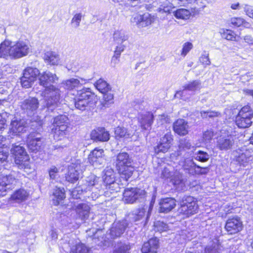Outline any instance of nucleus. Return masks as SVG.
<instances>
[{"instance_id":"1","label":"nucleus","mask_w":253,"mask_h":253,"mask_svg":"<svg viewBox=\"0 0 253 253\" xmlns=\"http://www.w3.org/2000/svg\"><path fill=\"white\" fill-rule=\"evenodd\" d=\"M30 50V45L27 41L5 40L0 45V57L6 59H19L27 55Z\"/></svg>"},{"instance_id":"2","label":"nucleus","mask_w":253,"mask_h":253,"mask_svg":"<svg viewBox=\"0 0 253 253\" xmlns=\"http://www.w3.org/2000/svg\"><path fill=\"white\" fill-rule=\"evenodd\" d=\"M97 100V96L91 92L89 88H83L80 90H78L77 98L75 101V106L79 110H84L88 107L95 106Z\"/></svg>"},{"instance_id":"3","label":"nucleus","mask_w":253,"mask_h":253,"mask_svg":"<svg viewBox=\"0 0 253 253\" xmlns=\"http://www.w3.org/2000/svg\"><path fill=\"white\" fill-rule=\"evenodd\" d=\"M116 166L122 177L127 180L134 170L132 166V160L126 152L120 153L117 156Z\"/></svg>"},{"instance_id":"4","label":"nucleus","mask_w":253,"mask_h":253,"mask_svg":"<svg viewBox=\"0 0 253 253\" xmlns=\"http://www.w3.org/2000/svg\"><path fill=\"white\" fill-rule=\"evenodd\" d=\"M11 153L14 156L15 164L20 169H30L29 157L25 148L20 145H14L11 149Z\"/></svg>"},{"instance_id":"5","label":"nucleus","mask_w":253,"mask_h":253,"mask_svg":"<svg viewBox=\"0 0 253 253\" xmlns=\"http://www.w3.org/2000/svg\"><path fill=\"white\" fill-rule=\"evenodd\" d=\"M198 211V205L196 200L191 196L184 197L181 202L178 212L187 217L196 213Z\"/></svg>"},{"instance_id":"6","label":"nucleus","mask_w":253,"mask_h":253,"mask_svg":"<svg viewBox=\"0 0 253 253\" xmlns=\"http://www.w3.org/2000/svg\"><path fill=\"white\" fill-rule=\"evenodd\" d=\"M60 91L54 85L44 89V96L46 107L51 111L60 104Z\"/></svg>"},{"instance_id":"7","label":"nucleus","mask_w":253,"mask_h":253,"mask_svg":"<svg viewBox=\"0 0 253 253\" xmlns=\"http://www.w3.org/2000/svg\"><path fill=\"white\" fill-rule=\"evenodd\" d=\"M146 192L137 188H127L123 193V201L126 204H133L144 199Z\"/></svg>"},{"instance_id":"8","label":"nucleus","mask_w":253,"mask_h":253,"mask_svg":"<svg viewBox=\"0 0 253 253\" xmlns=\"http://www.w3.org/2000/svg\"><path fill=\"white\" fill-rule=\"evenodd\" d=\"M253 117V111L250 106L243 107L236 118V124L240 128H247L252 123L251 119Z\"/></svg>"},{"instance_id":"9","label":"nucleus","mask_w":253,"mask_h":253,"mask_svg":"<svg viewBox=\"0 0 253 253\" xmlns=\"http://www.w3.org/2000/svg\"><path fill=\"white\" fill-rule=\"evenodd\" d=\"M39 72V70L36 68H26L23 71V76L20 79L22 86L25 88L30 87L36 80Z\"/></svg>"},{"instance_id":"10","label":"nucleus","mask_w":253,"mask_h":253,"mask_svg":"<svg viewBox=\"0 0 253 253\" xmlns=\"http://www.w3.org/2000/svg\"><path fill=\"white\" fill-rule=\"evenodd\" d=\"M17 182V180L12 174H0V197L6 194L7 191L12 189Z\"/></svg>"},{"instance_id":"11","label":"nucleus","mask_w":253,"mask_h":253,"mask_svg":"<svg viewBox=\"0 0 253 253\" xmlns=\"http://www.w3.org/2000/svg\"><path fill=\"white\" fill-rule=\"evenodd\" d=\"M62 249L70 253H90V250L79 241L71 240L62 245Z\"/></svg>"},{"instance_id":"12","label":"nucleus","mask_w":253,"mask_h":253,"mask_svg":"<svg viewBox=\"0 0 253 253\" xmlns=\"http://www.w3.org/2000/svg\"><path fill=\"white\" fill-rule=\"evenodd\" d=\"M38 80L40 85L42 86L45 89L50 85H53L51 84L57 82L58 77L55 74L46 71L41 73L39 72Z\"/></svg>"},{"instance_id":"13","label":"nucleus","mask_w":253,"mask_h":253,"mask_svg":"<svg viewBox=\"0 0 253 253\" xmlns=\"http://www.w3.org/2000/svg\"><path fill=\"white\" fill-rule=\"evenodd\" d=\"M156 19L154 15H152L148 13H145L142 15L137 14L133 17L131 21L135 23L138 27L143 28L151 25Z\"/></svg>"},{"instance_id":"14","label":"nucleus","mask_w":253,"mask_h":253,"mask_svg":"<svg viewBox=\"0 0 253 253\" xmlns=\"http://www.w3.org/2000/svg\"><path fill=\"white\" fill-rule=\"evenodd\" d=\"M225 228L229 234H234L241 231L243 229L241 218L237 216L229 218L226 222Z\"/></svg>"},{"instance_id":"15","label":"nucleus","mask_w":253,"mask_h":253,"mask_svg":"<svg viewBox=\"0 0 253 253\" xmlns=\"http://www.w3.org/2000/svg\"><path fill=\"white\" fill-rule=\"evenodd\" d=\"M27 146L33 152L40 150L42 145V140L39 133L31 132L27 137Z\"/></svg>"},{"instance_id":"16","label":"nucleus","mask_w":253,"mask_h":253,"mask_svg":"<svg viewBox=\"0 0 253 253\" xmlns=\"http://www.w3.org/2000/svg\"><path fill=\"white\" fill-rule=\"evenodd\" d=\"M138 123L143 130H149L154 121V115L151 112H146L139 113L137 116Z\"/></svg>"},{"instance_id":"17","label":"nucleus","mask_w":253,"mask_h":253,"mask_svg":"<svg viewBox=\"0 0 253 253\" xmlns=\"http://www.w3.org/2000/svg\"><path fill=\"white\" fill-rule=\"evenodd\" d=\"M127 223L126 220L114 222L112 225L108 235H110L111 239L120 237L124 232Z\"/></svg>"},{"instance_id":"18","label":"nucleus","mask_w":253,"mask_h":253,"mask_svg":"<svg viewBox=\"0 0 253 253\" xmlns=\"http://www.w3.org/2000/svg\"><path fill=\"white\" fill-rule=\"evenodd\" d=\"M201 87V83L200 81H193L185 84L182 90L177 91L175 95L176 97H181L182 99L186 100L184 96L187 91H192L194 94L196 91H199Z\"/></svg>"},{"instance_id":"19","label":"nucleus","mask_w":253,"mask_h":253,"mask_svg":"<svg viewBox=\"0 0 253 253\" xmlns=\"http://www.w3.org/2000/svg\"><path fill=\"white\" fill-rule=\"evenodd\" d=\"M38 107L39 101L35 97H29L24 100L21 105V109L28 115L34 114Z\"/></svg>"},{"instance_id":"20","label":"nucleus","mask_w":253,"mask_h":253,"mask_svg":"<svg viewBox=\"0 0 253 253\" xmlns=\"http://www.w3.org/2000/svg\"><path fill=\"white\" fill-rule=\"evenodd\" d=\"M27 123L24 120L14 119L11 121L9 132L14 135H19L25 132L27 129Z\"/></svg>"},{"instance_id":"21","label":"nucleus","mask_w":253,"mask_h":253,"mask_svg":"<svg viewBox=\"0 0 253 253\" xmlns=\"http://www.w3.org/2000/svg\"><path fill=\"white\" fill-rule=\"evenodd\" d=\"M103 156V149L96 148L89 155L88 161L92 166L98 167L103 163L104 161Z\"/></svg>"},{"instance_id":"22","label":"nucleus","mask_w":253,"mask_h":253,"mask_svg":"<svg viewBox=\"0 0 253 253\" xmlns=\"http://www.w3.org/2000/svg\"><path fill=\"white\" fill-rule=\"evenodd\" d=\"M90 137L94 141L105 142L109 140L110 134L104 127H98L91 131Z\"/></svg>"},{"instance_id":"23","label":"nucleus","mask_w":253,"mask_h":253,"mask_svg":"<svg viewBox=\"0 0 253 253\" xmlns=\"http://www.w3.org/2000/svg\"><path fill=\"white\" fill-rule=\"evenodd\" d=\"M80 165L71 164L68 167V171L66 175V180L71 183L77 181L82 174Z\"/></svg>"},{"instance_id":"24","label":"nucleus","mask_w":253,"mask_h":253,"mask_svg":"<svg viewBox=\"0 0 253 253\" xmlns=\"http://www.w3.org/2000/svg\"><path fill=\"white\" fill-rule=\"evenodd\" d=\"M235 160L240 165L245 167L252 161V157L250 152L246 150H238L235 152Z\"/></svg>"},{"instance_id":"25","label":"nucleus","mask_w":253,"mask_h":253,"mask_svg":"<svg viewBox=\"0 0 253 253\" xmlns=\"http://www.w3.org/2000/svg\"><path fill=\"white\" fill-rule=\"evenodd\" d=\"M77 215L82 220L85 221L88 219L90 211V207L86 203H80L75 207Z\"/></svg>"},{"instance_id":"26","label":"nucleus","mask_w":253,"mask_h":253,"mask_svg":"<svg viewBox=\"0 0 253 253\" xmlns=\"http://www.w3.org/2000/svg\"><path fill=\"white\" fill-rule=\"evenodd\" d=\"M159 247V240L157 238H153L144 243L141 251L142 253H157Z\"/></svg>"},{"instance_id":"27","label":"nucleus","mask_w":253,"mask_h":253,"mask_svg":"<svg viewBox=\"0 0 253 253\" xmlns=\"http://www.w3.org/2000/svg\"><path fill=\"white\" fill-rule=\"evenodd\" d=\"M85 83L86 80L82 78H80V80L78 79L71 78L63 81L62 83V85L66 89L73 90L74 89H78Z\"/></svg>"},{"instance_id":"28","label":"nucleus","mask_w":253,"mask_h":253,"mask_svg":"<svg viewBox=\"0 0 253 253\" xmlns=\"http://www.w3.org/2000/svg\"><path fill=\"white\" fill-rule=\"evenodd\" d=\"M234 140L231 136H220L217 138L216 147L220 150H227L232 148Z\"/></svg>"},{"instance_id":"29","label":"nucleus","mask_w":253,"mask_h":253,"mask_svg":"<svg viewBox=\"0 0 253 253\" xmlns=\"http://www.w3.org/2000/svg\"><path fill=\"white\" fill-rule=\"evenodd\" d=\"M159 205L161 212L168 213L175 207V200L171 198L163 199L160 201Z\"/></svg>"},{"instance_id":"30","label":"nucleus","mask_w":253,"mask_h":253,"mask_svg":"<svg viewBox=\"0 0 253 253\" xmlns=\"http://www.w3.org/2000/svg\"><path fill=\"white\" fill-rule=\"evenodd\" d=\"M99 177L94 175H90L87 177L85 182L82 186V190L87 192L88 191H92L94 187L98 189V182Z\"/></svg>"},{"instance_id":"31","label":"nucleus","mask_w":253,"mask_h":253,"mask_svg":"<svg viewBox=\"0 0 253 253\" xmlns=\"http://www.w3.org/2000/svg\"><path fill=\"white\" fill-rule=\"evenodd\" d=\"M173 130L180 135H185L188 132V125L187 123L183 119L177 120L174 123Z\"/></svg>"},{"instance_id":"32","label":"nucleus","mask_w":253,"mask_h":253,"mask_svg":"<svg viewBox=\"0 0 253 253\" xmlns=\"http://www.w3.org/2000/svg\"><path fill=\"white\" fill-rule=\"evenodd\" d=\"M69 127L68 124H64L56 127H53L52 131L54 133V138L55 140H59L66 137L69 134Z\"/></svg>"},{"instance_id":"33","label":"nucleus","mask_w":253,"mask_h":253,"mask_svg":"<svg viewBox=\"0 0 253 253\" xmlns=\"http://www.w3.org/2000/svg\"><path fill=\"white\" fill-rule=\"evenodd\" d=\"M204 253H229L228 250H223L218 240H215L211 245L208 246Z\"/></svg>"},{"instance_id":"34","label":"nucleus","mask_w":253,"mask_h":253,"mask_svg":"<svg viewBox=\"0 0 253 253\" xmlns=\"http://www.w3.org/2000/svg\"><path fill=\"white\" fill-rule=\"evenodd\" d=\"M134 134V131L128 130L124 127L118 126L115 129V137L117 139H126L131 137Z\"/></svg>"},{"instance_id":"35","label":"nucleus","mask_w":253,"mask_h":253,"mask_svg":"<svg viewBox=\"0 0 253 253\" xmlns=\"http://www.w3.org/2000/svg\"><path fill=\"white\" fill-rule=\"evenodd\" d=\"M29 194L25 190L20 189L16 190L11 196L10 201H14L16 203H20L26 200Z\"/></svg>"},{"instance_id":"36","label":"nucleus","mask_w":253,"mask_h":253,"mask_svg":"<svg viewBox=\"0 0 253 253\" xmlns=\"http://www.w3.org/2000/svg\"><path fill=\"white\" fill-rule=\"evenodd\" d=\"M6 138L0 135V162H4L7 158L8 149L7 148Z\"/></svg>"},{"instance_id":"37","label":"nucleus","mask_w":253,"mask_h":253,"mask_svg":"<svg viewBox=\"0 0 253 253\" xmlns=\"http://www.w3.org/2000/svg\"><path fill=\"white\" fill-rule=\"evenodd\" d=\"M128 34L124 30H116L113 34V40L115 43L126 44L128 39Z\"/></svg>"},{"instance_id":"38","label":"nucleus","mask_w":253,"mask_h":253,"mask_svg":"<svg viewBox=\"0 0 253 253\" xmlns=\"http://www.w3.org/2000/svg\"><path fill=\"white\" fill-rule=\"evenodd\" d=\"M102 178L104 184L114 182L115 176L114 170L111 168L106 167L102 172Z\"/></svg>"},{"instance_id":"39","label":"nucleus","mask_w":253,"mask_h":253,"mask_svg":"<svg viewBox=\"0 0 253 253\" xmlns=\"http://www.w3.org/2000/svg\"><path fill=\"white\" fill-rule=\"evenodd\" d=\"M147 207H142L134 211L132 213L131 218L134 222L143 221Z\"/></svg>"},{"instance_id":"40","label":"nucleus","mask_w":253,"mask_h":253,"mask_svg":"<svg viewBox=\"0 0 253 253\" xmlns=\"http://www.w3.org/2000/svg\"><path fill=\"white\" fill-rule=\"evenodd\" d=\"M101 105L104 107H109L111 104L114 103V91L111 89L109 91L104 92Z\"/></svg>"},{"instance_id":"41","label":"nucleus","mask_w":253,"mask_h":253,"mask_svg":"<svg viewBox=\"0 0 253 253\" xmlns=\"http://www.w3.org/2000/svg\"><path fill=\"white\" fill-rule=\"evenodd\" d=\"M116 45L115 50L114 51V55L112 57V62H114L116 64L119 61L120 56L122 52H124L125 48H126V44L122 43H116Z\"/></svg>"},{"instance_id":"42","label":"nucleus","mask_w":253,"mask_h":253,"mask_svg":"<svg viewBox=\"0 0 253 253\" xmlns=\"http://www.w3.org/2000/svg\"><path fill=\"white\" fill-rule=\"evenodd\" d=\"M172 225H169L163 221H157L154 222V227L155 231L160 233L171 230Z\"/></svg>"},{"instance_id":"43","label":"nucleus","mask_w":253,"mask_h":253,"mask_svg":"<svg viewBox=\"0 0 253 253\" xmlns=\"http://www.w3.org/2000/svg\"><path fill=\"white\" fill-rule=\"evenodd\" d=\"M44 60L51 65H57L59 62V57L55 52H47L44 57Z\"/></svg>"},{"instance_id":"44","label":"nucleus","mask_w":253,"mask_h":253,"mask_svg":"<svg viewBox=\"0 0 253 253\" xmlns=\"http://www.w3.org/2000/svg\"><path fill=\"white\" fill-rule=\"evenodd\" d=\"M94 85L96 89L102 93L109 91L112 89L111 86L106 81L102 79L98 80Z\"/></svg>"},{"instance_id":"45","label":"nucleus","mask_w":253,"mask_h":253,"mask_svg":"<svg viewBox=\"0 0 253 253\" xmlns=\"http://www.w3.org/2000/svg\"><path fill=\"white\" fill-rule=\"evenodd\" d=\"M173 7V4L167 0H164L160 2L159 7L157 10L162 13H169Z\"/></svg>"},{"instance_id":"46","label":"nucleus","mask_w":253,"mask_h":253,"mask_svg":"<svg viewBox=\"0 0 253 253\" xmlns=\"http://www.w3.org/2000/svg\"><path fill=\"white\" fill-rule=\"evenodd\" d=\"M179 148L180 150L188 151V153L191 155L195 150V147L191 145L190 142L186 139H181L179 142Z\"/></svg>"},{"instance_id":"47","label":"nucleus","mask_w":253,"mask_h":253,"mask_svg":"<svg viewBox=\"0 0 253 253\" xmlns=\"http://www.w3.org/2000/svg\"><path fill=\"white\" fill-rule=\"evenodd\" d=\"M179 165L181 166L183 169L189 173V171L192 170L196 164L192 159L186 158L184 161L181 160L179 162Z\"/></svg>"},{"instance_id":"48","label":"nucleus","mask_w":253,"mask_h":253,"mask_svg":"<svg viewBox=\"0 0 253 253\" xmlns=\"http://www.w3.org/2000/svg\"><path fill=\"white\" fill-rule=\"evenodd\" d=\"M173 15L177 19L186 20L189 18L191 12L186 9L180 8L174 11Z\"/></svg>"},{"instance_id":"49","label":"nucleus","mask_w":253,"mask_h":253,"mask_svg":"<svg viewBox=\"0 0 253 253\" xmlns=\"http://www.w3.org/2000/svg\"><path fill=\"white\" fill-rule=\"evenodd\" d=\"M53 195L54 197V201L56 200L55 204L58 205L59 202L65 198V190L63 188L56 187L54 189Z\"/></svg>"},{"instance_id":"50","label":"nucleus","mask_w":253,"mask_h":253,"mask_svg":"<svg viewBox=\"0 0 253 253\" xmlns=\"http://www.w3.org/2000/svg\"><path fill=\"white\" fill-rule=\"evenodd\" d=\"M175 2L179 6H184L188 3L195 4L200 7L205 6L203 0H175Z\"/></svg>"},{"instance_id":"51","label":"nucleus","mask_w":253,"mask_h":253,"mask_svg":"<svg viewBox=\"0 0 253 253\" xmlns=\"http://www.w3.org/2000/svg\"><path fill=\"white\" fill-rule=\"evenodd\" d=\"M64 124H68V118L65 115H59L54 118L53 122V127H56L62 126Z\"/></svg>"},{"instance_id":"52","label":"nucleus","mask_w":253,"mask_h":253,"mask_svg":"<svg viewBox=\"0 0 253 253\" xmlns=\"http://www.w3.org/2000/svg\"><path fill=\"white\" fill-rule=\"evenodd\" d=\"M222 38L228 41H235L236 35L232 31L228 29H221L220 32Z\"/></svg>"},{"instance_id":"53","label":"nucleus","mask_w":253,"mask_h":253,"mask_svg":"<svg viewBox=\"0 0 253 253\" xmlns=\"http://www.w3.org/2000/svg\"><path fill=\"white\" fill-rule=\"evenodd\" d=\"M130 246L129 244L120 243L114 251L113 253H129Z\"/></svg>"},{"instance_id":"54","label":"nucleus","mask_w":253,"mask_h":253,"mask_svg":"<svg viewBox=\"0 0 253 253\" xmlns=\"http://www.w3.org/2000/svg\"><path fill=\"white\" fill-rule=\"evenodd\" d=\"M182 174L177 170L173 172L170 177V181L175 186H178L182 183Z\"/></svg>"},{"instance_id":"55","label":"nucleus","mask_w":253,"mask_h":253,"mask_svg":"<svg viewBox=\"0 0 253 253\" xmlns=\"http://www.w3.org/2000/svg\"><path fill=\"white\" fill-rule=\"evenodd\" d=\"M194 158L197 161L205 162L209 159L210 155L205 152L199 151L197 153H195Z\"/></svg>"},{"instance_id":"56","label":"nucleus","mask_w":253,"mask_h":253,"mask_svg":"<svg viewBox=\"0 0 253 253\" xmlns=\"http://www.w3.org/2000/svg\"><path fill=\"white\" fill-rule=\"evenodd\" d=\"M193 47V45L191 42H186L184 43L180 52V55L183 57H185Z\"/></svg>"},{"instance_id":"57","label":"nucleus","mask_w":253,"mask_h":253,"mask_svg":"<svg viewBox=\"0 0 253 253\" xmlns=\"http://www.w3.org/2000/svg\"><path fill=\"white\" fill-rule=\"evenodd\" d=\"M220 115V113L218 112L212 111H202L201 112V116L203 118H214L219 117Z\"/></svg>"},{"instance_id":"58","label":"nucleus","mask_w":253,"mask_h":253,"mask_svg":"<svg viewBox=\"0 0 253 253\" xmlns=\"http://www.w3.org/2000/svg\"><path fill=\"white\" fill-rule=\"evenodd\" d=\"M170 147V145L166 144H162L159 143L158 145L155 147V153L157 154L160 152L166 153L168 151Z\"/></svg>"},{"instance_id":"59","label":"nucleus","mask_w":253,"mask_h":253,"mask_svg":"<svg viewBox=\"0 0 253 253\" xmlns=\"http://www.w3.org/2000/svg\"><path fill=\"white\" fill-rule=\"evenodd\" d=\"M173 170V169L170 166L165 168L162 172V177L165 179L170 178L174 172Z\"/></svg>"},{"instance_id":"60","label":"nucleus","mask_w":253,"mask_h":253,"mask_svg":"<svg viewBox=\"0 0 253 253\" xmlns=\"http://www.w3.org/2000/svg\"><path fill=\"white\" fill-rule=\"evenodd\" d=\"M106 189L109 190L111 193L117 192L119 191L120 187L119 184L115 181L110 184H105Z\"/></svg>"},{"instance_id":"61","label":"nucleus","mask_w":253,"mask_h":253,"mask_svg":"<svg viewBox=\"0 0 253 253\" xmlns=\"http://www.w3.org/2000/svg\"><path fill=\"white\" fill-rule=\"evenodd\" d=\"M82 15L81 13H77L73 17L71 24L73 27L77 28L80 26L82 20Z\"/></svg>"},{"instance_id":"62","label":"nucleus","mask_w":253,"mask_h":253,"mask_svg":"<svg viewBox=\"0 0 253 253\" xmlns=\"http://www.w3.org/2000/svg\"><path fill=\"white\" fill-rule=\"evenodd\" d=\"M169 118L167 115L162 114L158 116L157 118V124L158 125H163L165 123L169 122Z\"/></svg>"},{"instance_id":"63","label":"nucleus","mask_w":253,"mask_h":253,"mask_svg":"<svg viewBox=\"0 0 253 253\" xmlns=\"http://www.w3.org/2000/svg\"><path fill=\"white\" fill-rule=\"evenodd\" d=\"M244 19L241 17H233L230 20V23L234 26L240 27L242 26Z\"/></svg>"},{"instance_id":"64","label":"nucleus","mask_w":253,"mask_h":253,"mask_svg":"<svg viewBox=\"0 0 253 253\" xmlns=\"http://www.w3.org/2000/svg\"><path fill=\"white\" fill-rule=\"evenodd\" d=\"M59 169L55 166H52L48 170L49 177L51 179H55L58 176Z\"/></svg>"}]
</instances>
